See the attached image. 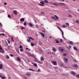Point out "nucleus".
Returning a JSON list of instances; mask_svg holds the SVG:
<instances>
[{"label":"nucleus","mask_w":79,"mask_h":79,"mask_svg":"<svg viewBox=\"0 0 79 79\" xmlns=\"http://www.w3.org/2000/svg\"><path fill=\"white\" fill-rule=\"evenodd\" d=\"M53 4L54 5H55V6H56L57 5V4L56 3H53Z\"/></svg>","instance_id":"45"},{"label":"nucleus","mask_w":79,"mask_h":79,"mask_svg":"<svg viewBox=\"0 0 79 79\" xmlns=\"http://www.w3.org/2000/svg\"><path fill=\"white\" fill-rule=\"evenodd\" d=\"M3 68V64H0V69H2Z\"/></svg>","instance_id":"11"},{"label":"nucleus","mask_w":79,"mask_h":79,"mask_svg":"<svg viewBox=\"0 0 79 79\" xmlns=\"http://www.w3.org/2000/svg\"><path fill=\"white\" fill-rule=\"evenodd\" d=\"M57 28L60 30V31H61V29H60V28L59 27H57Z\"/></svg>","instance_id":"57"},{"label":"nucleus","mask_w":79,"mask_h":79,"mask_svg":"<svg viewBox=\"0 0 79 79\" xmlns=\"http://www.w3.org/2000/svg\"><path fill=\"white\" fill-rule=\"evenodd\" d=\"M52 64H53V65H57V63H56V61H53L52 62Z\"/></svg>","instance_id":"2"},{"label":"nucleus","mask_w":79,"mask_h":79,"mask_svg":"<svg viewBox=\"0 0 79 79\" xmlns=\"http://www.w3.org/2000/svg\"><path fill=\"white\" fill-rule=\"evenodd\" d=\"M27 54L29 56H34V55H32L31 53L29 52L27 53Z\"/></svg>","instance_id":"6"},{"label":"nucleus","mask_w":79,"mask_h":79,"mask_svg":"<svg viewBox=\"0 0 79 79\" xmlns=\"http://www.w3.org/2000/svg\"><path fill=\"white\" fill-rule=\"evenodd\" d=\"M65 24L67 26H69V25L68 23H66Z\"/></svg>","instance_id":"38"},{"label":"nucleus","mask_w":79,"mask_h":79,"mask_svg":"<svg viewBox=\"0 0 79 79\" xmlns=\"http://www.w3.org/2000/svg\"><path fill=\"white\" fill-rule=\"evenodd\" d=\"M11 41H12V42H14V40H13V37H11Z\"/></svg>","instance_id":"31"},{"label":"nucleus","mask_w":79,"mask_h":79,"mask_svg":"<svg viewBox=\"0 0 79 79\" xmlns=\"http://www.w3.org/2000/svg\"><path fill=\"white\" fill-rule=\"evenodd\" d=\"M69 16L70 18H71V17H72V15H69Z\"/></svg>","instance_id":"56"},{"label":"nucleus","mask_w":79,"mask_h":79,"mask_svg":"<svg viewBox=\"0 0 79 79\" xmlns=\"http://www.w3.org/2000/svg\"><path fill=\"white\" fill-rule=\"evenodd\" d=\"M0 50H3L2 48V46L0 45Z\"/></svg>","instance_id":"42"},{"label":"nucleus","mask_w":79,"mask_h":79,"mask_svg":"<svg viewBox=\"0 0 79 79\" xmlns=\"http://www.w3.org/2000/svg\"><path fill=\"white\" fill-rule=\"evenodd\" d=\"M59 52H60L61 53H63L65 49H64V48L63 47H59Z\"/></svg>","instance_id":"1"},{"label":"nucleus","mask_w":79,"mask_h":79,"mask_svg":"<svg viewBox=\"0 0 79 79\" xmlns=\"http://www.w3.org/2000/svg\"><path fill=\"white\" fill-rule=\"evenodd\" d=\"M76 77H78V78H79V75L77 74L76 75Z\"/></svg>","instance_id":"44"},{"label":"nucleus","mask_w":79,"mask_h":79,"mask_svg":"<svg viewBox=\"0 0 79 79\" xmlns=\"http://www.w3.org/2000/svg\"><path fill=\"white\" fill-rule=\"evenodd\" d=\"M16 51L17 52V53H18L19 54V49L18 48H17L16 49Z\"/></svg>","instance_id":"17"},{"label":"nucleus","mask_w":79,"mask_h":79,"mask_svg":"<svg viewBox=\"0 0 79 79\" xmlns=\"http://www.w3.org/2000/svg\"><path fill=\"white\" fill-rule=\"evenodd\" d=\"M39 34H41V35L44 38L45 37V35L43 33L40 32Z\"/></svg>","instance_id":"5"},{"label":"nucleus","mask_w":79,"mask_h":79,"mask_svg":"<svg viewBox=\"0 0 79 79\" xmlns=\"http://www.w3.org/2000/svg\"><path fill=\"white\" fill-rule=\"evenodd\" d=\"M31 74V73L30 72H28L27 73V75L28 76H30Z\"/></svg>","instance_id":"10"},{"label":"nucleus","mask_w":79,"mask_h":79,"mask_svg":"<svg viewBox=\"0 0 79 79\" xmlns=\"http://www.w3.org/2000/svg\"><path fill=\"white\" fill-rule=\"evenodd\" d=\"M44 2H45V3H48V1H47V0H44Z\"/></svg>","instance_id":"24"},{"label":"nucleus","mask_w":79,"mask_h":79,"mask_svg":"<svg viewBox=\"0 0 79 79\" xmlns=\"http://www.w3.org/2000/svg\"><path fill=\"white\" fill-rule=\"evenodd\" d=\"M7 42H8V44H10V42L9 41H7Z\"/></svg>","instance_id":"60"},{"label":"nucleus","mask_w":79,"mask_h":79,"mask_svg":"<svg viewBox=\"0 0 79 79\" xmlns=\"http://www.w3.org/2000/svg\"><path fill=\"white\" fill-rule=\"evenodd\" d=\"M54 17H55V18H56V19H58V16H56V15H54Z\"/></svg>","instance_id":"20"},{"label":"nucleus","mask_w":79,"mask_h":79,"mask_svg":"<svg viewBox=\"0 0 79 79\" xmlns=\"http://www.w3.org/2000/svg\"><path fill=\"white\" fill-rule=\"evenodd\" d=\"M19 48H23V46H22L21 45H20L19 47Z\"/></svg>","instance_id":"46"},{"label":"nucleus","mask_w":79,"mask_h":79,"mask_svg":"<svg viewBox=\"0 0 79 79\" xmlns=\"http://www.w3.org/2000/svg\"><path fill=\"white\" fill-rule=\"evenodd\" d=\"M33 65L34 66H35V67H37V64L36 63H34L33 64Z\"/></svg>","instance_id":"27"},{"label":"nucleus","mask_w":79,"mask_h":79,"mask_svg":"<svg viewBox=\"0 0 79 79\" xmlns=\"http://www.w3.org/2000/svg\"><path fill=\"white\" fill-rule=\"evenodd\" d=\"M60 42H61V43H63L64 42V41H63V40L60 39Z\"/></svg>","instance_id":"23"},{"label":"nucleus","mask_w":79,"mask_h":79,"mask_svg":"<svg viewBox=\"0 0 79 79\" xmlns=\"http://www.w3.org/2000/svg\"><path fill=\"white\" fill-rule=\"evenodd\" d=\"M65 27H66V26L65 25H62V27H64V28H65Z\"/></svg>","instance_id":"51"},{"label":"nucleus","mask_w":79,"mask_h":79,"mask_svg":"<svg viewBox=\"0 0 79 79\" xmlns=\"http://www.w3.org/2000/svg\"><path fill=\"white\" fill-rule=\"evenodd\" d=\"M73 61H74V62H77V61H76V60L75 59H73Z\"/></svg>","instance_id":"49"},{"label":"nucleus","mask_w":79,"mask_h":79,"mask_svg":"<svg viewBox=\"0 0 79 79\" xmlns=\"http://www.w3.org/2000/svg\"><path fill=\"white\" fill-rule=\"evenodd\" d=\"M2 79H5V77L3 76L2 77Z\"/></svg>","instance_id":"53"},{"label":"nucleus","mask_w":79,"mask_h":79,"mask_svg":"<svg viewBox=\"0 0 79 79\" xmlns=\"http://www.w3.org/2000/svg\"><path fill=\"white\" fill-rule=\"evenodd\" d=\"M70 73L73 74V75H76V73L73 71H71Z\"/></svg>","instance_id":"8"},{"label":"nucleus","mask_w":79,"mask_h":79,"mask_svg":"<svg viewBox=\"0 0 79 79\" xmlns=\"http://www.w3.org/2000/svg\"><path fill=\"white\" fill-rule=\"evenodd\" d=\"M66 55H67V54H66V53H64L63 54V56H66Z\"/></svg>","instance_id":"32"},{"label":"nucleus","mask_w":79,"mask_h":79,"mask_svg":"<svg viewBox=\"0 0 79 79\" xmlns=\"http://www.w3.org/2000/svg\"><path fill=\"white\" fill-rule=\"evenodd\" d=\"M74 66L75 68H78V65L77 64H74Z\"/></svg>","instance_id":"19"},{"label":"nucleus","mask_w":79,"mask_h":79,"mask_svg":"<svg viewBox=\"0 0 79 79\" xmlns=\"http://www.w3.org/2000/svg\"><path fill=\"white\" fill-rule=\"evenodd\" d=\"M26 29V27H22L21 28V29Z\"/></svg>","instance_id":"30"},{"label":"nucleus","mask_w":79,"mask_h":79,"mask_svg":"<svg viewBox=\"0 0 79 79\" xmlns=\"http://www.w3.org/2000/svg\"><path fill=\"white\" fill-rule=\"evenodd\" d=\"M10 56H12V57H13V56H13V55H12V54H10Z\"/></svg>","instance_id":"55"},{"label":"nucleus","mask_w":79,"mask_h":79,"mask_svg":"<svg viewBox=\"0 0 79 79\" xmlns=\"http://www.w3.org/2000/svg\"><path fill=\"white\" fill-rule=\"evenodd\" d=\"M73 49L74 50H77V48L75 47H73Z\"/></svg>","instance_id":"16"},{"label":"nucleus","mask_w":79,"mask_h":79,"mask_svg":"<svg viewBox=\"0 0 79 79\" xmlns=\"http://www.w3.org/2000/svg\"><path fill=\"white\" fill-rule=\"evenodd\" d=\"M40 69H39L38 70V72H40Z\"/></svg>","instance_id":"61"},{"label":"nucleus","mask_w":79,"mask_h":79,"mask_svg":"<svg viewBox=\"0 0 79 79\" xmlns=\"http://www.w3.org/2000/svg\"><path fill=\"white\" fill-rule=\"evenodd\" d=\"M62 66L63 68H67V67H66V66L64 65L63 66V65H62Z\"/></svg>","instance_id":"34"},{"label":"nucleus","mask_w":79,"mask_h":79,"mask_svg":"<svg viewBox=\"0 0 79 79\" xmlns=\"http://www.w3.org/2000/svg\"><path fill=\"white\" fill-rule=\"evenodd\" d=\"M62 37L63 39H64V40H66V38H65V37H64V36H63Z\"/></svg>","instance_id":"50"},{"label":"nucleus","mask_w":79,"mask_h":79,"mask_svg":"<svg viewBox=\"0 0 79 79\" xmlns=\"http://www.w3.org/2000/svg\"><path fill=\"white\" fill-rule=\"evenodd\" d=\"M0 52L1 53H4V50H3V49L1 50H0Z\"/></svg>","instance_id":"15"},{"label":"nucleus","mask_w":79,"mask_h":79,"mask_svg":"<svg viewBox=\"0 0 79 79\" xmlns=\"http://www.w3.org/2000/svg\"><path fill=\"white\" fill-rule=\"evenodd\" d=\"M35 61H36V62H37V63H39V64H41L43 63V62H42V61H40L38 60H35Z\"/></svg>","instance_id":"3"},{"label":"nucleus","mask_w":79,"mask_h":79,"mask_svg":"<svg viewBox=\"0 0 79 79\" xmlns=\"http://www.w3.org/2000/svg\"><path fill=\"white\" fill-rule=\"evenodd\" d=\"M62 32V36H64V32L62 30H60Z\"/></svg>","instance_id":"12"},{"label":"nucleus","mask_w":79,"mask_h":79,"mask_svg":"<svg viewBox=\"0 0 79 79\" xmlns=\"http://www.w3.org/2000/svg\"><path fill=\"white\" fill-rule=\"evenodd\" d=\"M27 41L28 42H31V41H30V39H29L28 40H27Z\"/></svg>","instance_id":"37"},{"label":"nucleus","mask_w":79,"mask_h":79,"mask_svg":"<svg viewBox=\"0 0 79 79\" xmlns=\"http://www.w3.org/2000/svg\"><path fill=\"white\" fill-rule=\"evenodd\" d=\"M69 43L70 45H73V43L72 41H69Z\"/></svg>","instance_id":"25"},{"label":"nucleus","mask_w":79,"mask_h":79,"mask_svg":"<svg viewBox=\"0 0 79 79\" xmlns=\"http://www.w3.org/2000/svg\"><path fill=\"white\" fill-rule=\"evenodd\" d=\"M52 50L53 52H56L57 50L55 48H53Z\"/></svg>","instance_id":"14"},{"label":"nucleus","mask_w":79,"mask_h":79,"mask_svg":"<svg viewBox=\"0 0 79 79\" xmlns=\"http://www.w3.org/2000/svg\"><path fill=\"white\" fill-rule=\"evenodd\" d=\"M39 5H40V6H44V4H39Z\"/></svg>","instance_id":"29"},{"label":"nucleus","mask_w":79,"mask_h":79,"mask_svg":"<svg viewBox=\"0 0 79 79\" xmlns=\"http://www.w3.org/2000/svg\"><path fill=\"white\" fill-rule=\"evenodd\" d=\"M24 26H26V25H27V24H26V21L24 22Z\"/></svg>","instance_id":"35"},{"label":"nucleus","mask_w":79,"mask_h":79,"mask_svg":"<svg viewBox=\"0 0 79 79\" xmlns=\"http://www.w3.org/2000/svg\"><path fill=\"white\" fill-rule=\"evenodd\" d=\"M40 60L41 61H44V57H40Z\"/></svg>","instance_id":"9"},{"label":"nucleus","mask_w":79,"mask_h":79,"mask_svg":"<svg viewBox=\"0 0 79 79\" xmlns=\"http://www.w3.org/2000/svg\"><path fill=\"white\" fill-rule=\"evenodd\" d=\"M39 51L40 52H43V51H42V49H39Z\"/></svg>","instance_id":"48"},{"label":"nucleus","mask_w":79,"mask_h":79,"mask_svg":"<svg viewBox=\"0 0 79 79\" xmlns=\"http://www.w3.org/2000/svg\"><path fill=\"white\" fill-rule=\"evenodd\" d=\"M13 14L15 15H17V11L16 10H14Z\"/></svg>","instance_id":"7"},{"label":"nucleus","mask_w":79,"mask_h":79,"mask_svg":"<svg viewBox=\"0 0 79 79\" xmlns=\"http://www.w3.org/2000/svg\"><path fill=\"white\" fill-rule=\"evenodd\" d=\"M20 20V21H22V22H23V21H24V18H21Z\"/></svg>","instance_id":"13"},{"label":"nucleus","mask_w":79,"mask_h":79,"mask_svg":"<svg viewBox=\"0 0 79 79\" xmlns=\"http://www.w3.org/2000/svg\"><path fill=\"white\" fill-rule=\"evenodd\" d=\"M28 24L30 25V27H32L33 26V25H32L31 23H29Z\"/></svg>","instance_id":"18"},{"label":"nucleus","mask_w":79,"mask_h":79,"mask_svg":"<svg viewBox=\"0 0 79 79\" xmlns=\"http://www.w3.org/2000/svg\"><path fill=\"white\" fill-rule=\"evenodd\" d=\"M8 18H11V16H10V15H8Z\"/></svg>","instance_id":"52"},{"label":"nucleus","mask_w":79,"mask_h":79,"mask_svg":"<svg viewBox=\"0 0 79 79\" xmlns=\"http://www.w3.org/2000/svg\"><path fill=\"white\" fill-rule=\"evenodd\" d=\"M4 4L5 5H6L7 3H6L5 2V3H4Z\"/></svg>","instance_id":"64"},{"label":"nucleus","mask_w":79,"mask_h":79,"mask_svg":"<svg viewBox=\"0 0 79 79\" xmlns=\"http://www.w3.org/2000/svg\"><path fill=\"white\" fill-rule=\"evenodd\" d=\"M20 52H23V48H22L20 49Z\"/></svg>","instance_id":"47"},{"label":"nucleus","mask_w":79,"mask_h":79,"mask_svg":"<svg viewBox=\"0 0 79 79\" xmlns=\"http://www.w3.org/2000/svg\"><path fill=\"white\" fill-rule=\"evenodd\" d=\"M41 14H42V15H45V13L44 12H41Z\"/></svg>","instance_id":"39"},{"label":"nucleus","mask_w":79,"mask_h":79,"mask_svg":"<svg viewBox=\"0 0 79 79\" xmlns=\"http://www.w3.org/2000/svg\"><path fill=\"white\" fill-rule=\"evenodd\" d=\"M6 58L7 59H10V57H9V56L8 55L6 56Z\"/></svg>","instance_id":"36"},{"label":"nucleus","mask_w":79,"mask_h":79,"mask_svg":"<svg viewBox=\"0 0 79 79\" xmlns=\"http://www.w3.org/2000/svg\"><path fill=\"white\" fill-rule=\"evenodd\" d=\"M29 70H30V71H33V72H34L35 71L34 70L31 69H29Z\"/></svg>","instance_id":"26"},{"label":"nucleus","mask_w":79,"mask_h":79,"mask_svg":"<svg viewBox=\"0 0 79 79\" xmlns=\"http://www.w3.org/2000/svg\"><path fill=\"white\" fill-rule=\"evenodd\" d=\"M0 26H2V23H0Z\"/></svg>","instance_id":"63"},{"label":"nucleus","mask_w":79,"mask_h":79,"mask_svg":"<svg viewBox=\"0 0 79 79\" xmlns=\"http://www.w3.org/2000/svg\"><path fill=\"white\" fill-rule=\"evenodd\" d=\"M51 18L52 19H55L54 17H52Z\"/></svg>","instance_id":"41"},{"label":"nucleus","mask_w":79,"mask_h":79,"mask_svg":"<svg viewBox=\"0 0 79 79\" xmlns=\"http://www.w3.org/2000/svg\"><path fill=\"white\" fill-rule=\"evenodd\" d=\"M40 3H41V4L44 5V2H43V1L40 2Z\"/></svg>","instance_id":"33"},{"label":"nucleus","mask_w":79,"mask_h":79,"mask_svg":"<svg viewBox=\"0 0 79 79\" xmlns=\"http://www.w3.org/2000/svg\"><path fill=\"white\" fill-rule=\"evenodd\" d=\"M76 22L79 24V20H76Z\"/></svg>","instance_id":"40"},{"label":"nucleus","mask_w":79,"mask_h":79,"mask_svg":"<svg viewBox=\"0 0 79 79\" xmlns=\"http://www.w3.org/2000/svg\"><path fill=\"white\" fill-rule=\"evenodd\" d=\"M17 59L19 61H21V59H20L19 57H17Z\"/></svg>","instance_id":"22"},{"label":"nucleus","mask_w":79,"mask_h":79,"mask_svg":"<svg viewBox=\"0 0 79 79\" xmlns=\"http://www.w3.org/2000/svg\"><path fill=\"white\" fill-rule=\"evenodd\" d=\"M29 39H30H30H31V40H34V39L32 38L31 37H30Z\"/></svg>","instance_id":"43"},{"label":"nucleus","mask_w":79,"mask_h":79,"mask_svg":"<svg viewBox=\"0 0 79 79\" xmlns=\"http://www.w3.org/2000/svg\"><path fill=\"white\" fill-rule=\"evenodd\" d=\"M61 5H64L65 4H64V3H61Z\"/></svg>","instance_id":"58"},{"label":"nucleus","mask_w":79,"mask_h":79,"mask_svg":"<svg viewBox=\"0 0 79 79\" xmlns=\"http://www.w3.org/2000/svg\"><path fill=\"white\" fill-rule=\"evenodd\" d=\"M2 35H3L4 36H5V34H4V33H2Z\"/></svg>","instance_id":"59"},{"label":"nucleus","mask_w":79,"mask_h":79,"mask_svg":"<svg viewBox=\"0 0 79 79\" xmlns=\"http://www.w3.org/2000/svg\"><path fill=\"white\" fill-rule=\"evenodd\" d=\"M64 60L65 63H68V59L66 58V57H64Z\"/></svg>","instance_id":"4"},{"label":"nucleus","mask_w":79,"mask_h":79,"mask_svg":"<svg viewBox=\"0 0 79 79\" xmlns=\"http://www.w3.org/2000/svg\"><path fill=\"white\" fill-rule=\"evenodd\" d=\"M42 31L43 32H45V30H42Z\"/></svg>","instance_id":"62"},{"label":"nucleus","mask_w":79,"mask_h":79,"mask_svg":"<svg viewBox=\"0 0 79 79\" xmlns=\"http://www.w3.org/2000/svg\"><path fill=\"white\" fill-rule=\"evenodd\" d=\"M35 26H36V28H37V29H38V25H37V24H36V25H35Z\"/></svg>","instance_id":"54"},{"label":"nucleus","mask_w":79,"mask_h":79,"mask_svg":"<svg viewBox=\"0 0 79 79\" xmlns=\"http://www.w3.org/2000/svg\"><path fill=\"white\" fill-rule=\"evenodd\" d=\"M55 41H56V43L57 44H59V41L57 40L56 39Z\"/></svg>","instance_id":"21"},{"label":"nucleus","mask_w":79,"mask_h":79,"mask_svg":"<svg viewBox=\"0 0 79 79\" xmlns=\"http://www.w3.org/2000/svg\"><path fill=\"white\" fill-rule=\"evenodd\" d=\"M31 47H34V44L33 43H31Z\"/></svg>","instance_id":"28"}]
</instances>
